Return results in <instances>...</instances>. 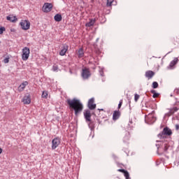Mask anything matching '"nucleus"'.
Masks as SVG:
<instances>
[{
	"label": "nucleus",
	"mask_w": 179,
	"mask_h": 179,
	"mask_svg": "<svg viewBox=\"0 0 179 179\" xmlns=\"http://www.w3.org/2000/svg\"><path fill=\"white\" fill-rule=\"evenodd\" d=\"M177 62H178V59L175 58L172 62L170 63V68H173L175 65L177 64Z\"/></svg>",
	"instance_id": "obj_22"
},
{
	"label": "nucleus",
	"mask_w": 179,
	"mask_h": 179,
	"mask_svg": "<svg viewBox=\"0 0 179 179\" xmlns=\"http://www.w3.org/2000/svg\"><path fill=\"white\" fill-rule=\"evenodd\" d=\"M124 176L126 179H129V173H128L127 171H126V173H124Z\"/></svg>",
	"instance_id": "obj_30"
},
{
	"label": "nucleus",
	"mask_w": 179,
	"mask_h": 179,
	"mask_svg": "<svg viewBox=\"0 0 179 179\" xmlns=\"http://www.w3.org/2000/svg\"><path fill=\"white\" fill-rule=\"evenodd\" d=\"M48 97V92L43 91L42 93V98L43 99H47Z\"/></svg>",
	"instance_id": "obj_24"
},
{
	"label": "nucleus",
	"mask_w": 179,
	"mask_h": 179,
	"mask_svg": "<svg viewBox=\"0 0 179 179\" xmlns=\"http://www.w3.org/2000/svg\"><path fill=\"white\" fill-rule=\"evenodd\" d=\"M81 76L83 79H88L90 76H92V73H90V70L86 67H84L82 69Z\"/></svg>",
	"instance_id": "obj_4"
},
{
	"label": "nucleus",
	"mask_w": 179,
	"mask_h": 179,
	"mask_svg": "<svg viewBox=\"0 0 179 179\" xmlns=\"http://www.w3.org/2000/svg\"><path fill=\"white\" fill-rule=\"evenodd\" d=\"M176 131H178V129H179V124H176Z\"/></svg>",
	"instance_id": "obj_35"
},
{
	"label": "nucleus",
	"mask_w": 179,
	"mask_h": 179,
	"mask_svg": "<svg viewBox=\"0 0 179 179\" xmlns=\"http://www.w3.org/2000/svg\"><path fill=\"white\" fill-rule=\"evenodd\" d=\"M20 24L22 30H29L30 29V22L29 20H22Z\"/></svg>",
	"instance_id": "obj_5"
},
{
	"label": "nucleus",
	"mask_w": 179,
	"mask_h": 179,
	"mask_svg": "<svg viewBox=\"0 0 179 179\" xmlns=\"http://www.w3.org/2000/svg\"><path fill=\"white\" fill-rule=\"evenodd\" d=\"M169 150V145L164 144V152H167Z\"/></svg>",
	"instance_id": "obj_32"
},
{
	"label": "nucleus",
	"mask_w": 179,
	"mask_h": 179,
	"mask_svg": "<svg viewBox=\"0 0 179 179\" xmlns=\"http://www.w3.org/2000/svg\"><path fill=\"white\" fill-rule=\"evenodd\" d=\"M68 48H69L68 45H64L63 46V50H62L59 52V55H61L62 57H64V55L66 54V51H68Z\"/></svg>",
	"instance_id": "obj_14"
},
{
	"label": "nucleus",
	"mask_w": 179,
	"mask_h": 179,
	"mask_svg": "<svg viewBox=\"0 0 179 179\" xmlns=\"http://www.w3.org/2000/svg\"><path fill=\"white\" fill-rule=\"evenodd\" d=\"M7 20H9V22H16V20H17V18H16V17L15 16H7L6 17Z\"/></svg>",
	"instance_id": "obj_20"
},
{
	"label": "nucleus",
	"mask_w": 179,
	"mask_h": 179,
	"mask_svg": "<svg viewBox=\"0 0 179 179\" xmlns=\"http://www.w3.org/2000/svg\"><path fill=\"white\" fill-rule=\"evenodd\" d=\"M120 115H121V113L119 110L114 111L113 115V120L114 121H116V120H118V118H120Z\"/></svg>",
	"instance_id": "obj_13"
},
{
	"label": "nucleus",
	"mask_w": 179,
	"mask_h": 179,
	"mask_svg": "<svg viewBox=\"0 0 179 179\" xmlns=\"http://www.w3.org/2000/svg\"><path fill=\"white\" fill-rule=\"evenodd\" d=\"M5 30H6L5 27H0V34H3V31H5Z\"/></svg>",
	"instance_id": "obj_28"
},
{
	"label": "nucleus",
	"mask_w": 179,
	"mask_h": 179,
	"mask_svg": "<svg viewBox=\"0 0 179 179\" xmlns=\"http://www.w3.org/2000/svg\"><path fill=\"white\" fill-rule=\"evenodd\" d=\"M1 41H0V44H1Z\"/></svg>",
	"instance_id": "obj_37"
},
{
	"label": "nucleus",
	"mask_w": 179,
	"mask_h": 179,
	"mask_svg": "<svg viewBox=\"0 0 179 179\" xmlns=\"http://www.w3.org/2000/svg\"><path fill=\"white\" fill-rule=\"evenodd\" d=\"M139 97H140L139 94H136L134 95V100H135V101H138V100H139Z\"/></svg>",
	"instance_id": "obj_29"
},
{
	"label": "nucleus",
	"mask_w": 179,
	"mask_h": 179,
	"mask_svg": "<svg viewBox=\"0 0 179 179\" xmlns=\"http://www.w3.org/2000/svg\"><path fill=\"white\" fill-rule=\"evenodd\" d=\"M173 134V131L169 127H164L163 131L158 134L159 139H165L167 136H170Z\"/></svg>",
	"instance_id": "obj_2"
},
{
	"label": "nucleus",
	"mask_w": 179,
	"mask_h": 179,
	"mask_svg": "<svg viewBox=\"0 0 179 179\" xmlns=\"http://www.w3.org/2000/svg\"><path fill=\"white\" fill-rule=\"evenodd\" d=\"M146 120H148L150 123L155 122V117H153L152 114H149L146 117Z\"/></svg>",
	"instance_id": "obj_17"
},
{
	"label": "nucleus",
	"mask_w": 179,
	"mask_h": 179,
	"mask_svg": "<svg viewBox=\"0 0 179 179\" xmlns=\"http://www.w3.org/2000/svg\"><path fill=\"white\" fill-rule=\"evenodd\" d=\"M177 44H179V39L176 38L171 41L170 45L173 47V45H177Z\"/></svg>",
	"instance_id": "obj_19"
},
{
	"label": "nucleus",
	"mask_w": 179,
	"mask_h": 179,
	"mask_svg": "<svg viewBox=\"0 0 179 179\" xmlns=\"http://www.w3.org/2000/svg\"><path fill=\"white\" fill-rule=\"evenodd\" d=\"M29 85L27 81L23 82L19 87H18V92H23L25 87Z\"/></svg>",
	"instance_id": "obj_12"
},
{
	"label": "nucleus",
	"mask_w": 179,
	"mask_h": 179,
	"mask_svg": "<svg viewBox=\"0 0 179 179\" xmlns=\"http://www.w3.org/2000/svg\"><path fill=\"white\" fill-rule=\"evenodd\" d=\"M22 103L24 104H30L31 103V98L30 94H26L22 99Z\"/></svg>",
	"instance_id": "obj_8"
},
{
	"label": "nucleus",
	"mask_w": 179,
	"mask_h": 179,
	"mask_svg": "<svg viewBox=\"0 0 179 179\" xmlns=\"http://www.w3.org/2000/svg\"><path fill=\"white\" fill-rule=\"evenodd\" d=\"M145 76L148 79V80H150V79H152L153 76H155V72L152 71H147Z\"/></svg>",
	"instance_id": "obj_11"
},
{
	"label": "nucleus",
	"mask_w": 179,
	"mask_h": 179,
	"mask_svg": "<svg viewBox=\"0 0 179 179\" xmlns=\"http://www.w3.org/2000/svg\"><path fill=\"white\" fill-rule=\"evenodd\" d=\"M55 22H61L62 20V15L61 14H57L55 15Z\"/></svg>",
	"instance_id": "obj_21"
},
{
	"label": "nucleus",
	"mask_w": 179,
	"mask_h": 179,
	"mask_svg": "<svg viewBox=\"0 0 179 179\" xmlns=\"http://www.w3.org/2000/svg\"><path fill=\"white\" fill-rule=\"evenodd\" d=\"M177 111H178V108L177 107L170 108L169 112L168 113V115H173V114H174V113H177Z\"/></svg>",
	"instance_id": "obj_15"
},
{
	"label": "nucleus",
	"mask_w": 179,
	"mask_h": 179,
	"mask_svg": "<svg viewBox=\"0 0 179 179\" xmlns=\"http://www.w3.org/2000/svg\"><path fill=\"white\" fill-rule=\"evenodd\" d=\"M94 23H96V20H90L89 22H87L85 24L86 27H92V26L94 25Z\"/></svg>",
	"instance_id": "obj_16"
},
{
	"label": "nucleus",
	"mask_w": 179,
	"mask_h": 179,
	"mask_svg": "<svg viewBox=\"0 0 179 179\" xmlns=\"http://www.w3.org/2000/svg\"><path fill=\"white\" fill-rule=\"evenodd\" d=\"M84 116H85V118L86 120V121H88V122H92V113H90V110H86L85 113H84Z\"/></svg>",
	"instance_id": "obj_10"
},
{
	"label": "nucleus",
	"mask_w": 179,
	"mask_h": 179,
	"mask_svg": "<svg viewBox=\"0 0 179 179\" xmlns=\"http://www.w3.org/2000/svg\"><path fill=\"white\" fill-rule=\"evenodd\" d=\"M67 104H69V108L75 111V115H78L79 113L83 111V104L80 103V101L77 99H67Z\"/></svg>",
	"instance_id": "obj_1"
},
{
	"label": "nucleus",
	"mask_w": 179,
	"mask_h": 179,
	"mask_svg": "<svg viewBox=\"0 0 179 179\" xmlns=\"http://www.w3.org/2000/svg\"><path fill=\"white\" fill-rule=\"evenodd\" d=\"M78 58H83L84 55H85V52H83V48H80L78 51Z\"/></svg>",
	"instance_id": "obj_18"
},
{
	"label": "nucleus",
	"mask_w": 179,
	"mask_h": 179,
	"mask_svg": "<svg viewBox=\"0 0 179 179\" xmlns=\"http://www.w3.org/2000/svg\"><path fill=\"white\" fill-rule=\"evenodd\" d=\"M88 108L90 110H94L96 108V104L94 103V98H91L88 101Z\"/></svg>",
	"instance_id": "obj_9"
},
{
	"label": "nucleus",
	"mask_w": 179,
	"mask_h": 179,
	"mask_svg": "<svg viewBox=\"0 0 179 179\" xmlns=\"http://www.w3.org/2000/svg\"><path fill=\"white\" fill-rule=\"evenodd\" d=\"M2 152H3V150H2V148H0V155L2 153Z\"/></svg>",
	"instance_id": "obj_36"
},
{
	"label": "nucleus",
	"mask_w": 179,
	"mask_h": 179,
	"mask_svg": "<svg viewBox=\"0 0 179 179\" xmlns=\"http://www.w3.org/2000/svg\"><path fill=\"white\" fill-rule=\"evenodd\" d=\"M30 57V49L27 47H25L22 49V59L23 61H27Z\"/></svg>",
	"instance_id": "obj_3"
},
{
	"label": "nucleus",
	"mask_w": 179,
	"mask_h": 179,
	"mask_svg": "<svg viewBox=\"0 0 179 179\" xmlns=\"http://www.w3.org/2000/svg\"><path fill=\"white\" fill-rule=\"evenodd\" d=\"M150 92L153 94L152 95L153 99H157V97H159V93H157L156 90H151Z\"/></svg>",
	"instance_id": "obj_23"
},
{
	"label": "nucleus",
	"mask_w": 179,
	"mask_h": 179,
	"mask_svg": "<svg viewBox=\"0 0 179 179\" xmlns=\"http://www.w3.org/2000/svg\"><path fill=\"white\" fill-rule=\"evenodd\" d=\"M42 10L45 13L51 12V10H52V4L50 3H45L43 6L42 7Z\"/></svg>",
	"instance_id": "obj_6"
},
{
	"label": "nucleus",
	"mask_w": 179,
	"mask_h": 179,
	"mask_svg": "<svg viewBox=\"0 0 179 179\" xmlns=\"http://www.w3.org/2000/svg\"><path fill=\"white\" fill-rule=\"evenodd\" d=\"M61 145V140L59 138H55L52 141V149L54 150H55L56 148H58Z\"/></svg>",
	"instance_id": "obj_7"
},
{
	"label": "nucleus",
	"mask_w": 179,
	"mask_h": 179,
	"mask_svg": "<svg viewBox=\"0 0 179 179\" xmlns=\"http://www.w3.org/2000/svg\"><path fill=\"white\" fill-rule=\"evenodd\" d=\"M4 64H8L9 62V57H7L3 59Z\"/></svg>",
	"instance_id": "obj_33"
},
{
	"label": "nucleus",
	"mask_w": 179,
	"mask_h": 179,
	"mask_svg": "<svg viewBox=\"0 0 179 179\" xmlns=\"http://www.w3.org/2000/svg\"><path fill=\"white\" fill-rule=\"evenodd\" d=\"M113 2H114V0H107V6H111Z\"/></svg>",
	"instance_id": "obj_27"
},
{
	"label": "nucleus",
	"mask_w": 179,
	"mask_h": 179,
	"mask_svg": "<svg viewBox=\"0 0 179 179\" xmlns=\"http://www.w3.org/2000/svg\"><path fill=\"white\" fill-rule=\"evenodd\" d=\"M52 71L54 72H57V71H58V65L54 64L52 66Z\"/></svg>",
	"instance_id": "obj_26"
},
{
	"label": "nucleus",
	"mask_w": 179,
	"mask_h": 179,
	"mask_svg": "<svg viewBox=\"0 0 179 179\" xmlns=\"http://www.w3.org/2000/svg\"><path fill=\"white\" fill-rule=\"evenodd\" d=\"M159 87V83L157 82H153L152 83V89H157Z\"/></svg>",
	"instance_id": "obj_25"
},
{
	"label": "nucleus",
	"mask_w": 179,
	"mask_h": 179,
	"mask_svg": "<svg viewBox=\"0 0 179 179\" xmlns=\"http://www.w3.org/2000/svg\"><path fill=\"white\" fill-rule=\"evenodd\" d=\"M117 171H119L120 173H125L127 171H125L124 169H118Z\"/></svg>",
	"instance_id": "obj_34"
},
{
	"label": "nucleus",
	"mask_w": 179,
	"mask_h": 179,
	"mask_svg": "<svg viewBox=\"0 0 179 179\" xmlns=\"http://www.w3.org/2000/svg\"><path fill=\"white\" fill-rule=\"evenodd\" d=\"M122 106V99H121L120 101V103L118 104V110H120V108H121Z\"/></svg>",
	"instance_id": "obj_31"
}]
</instances>
